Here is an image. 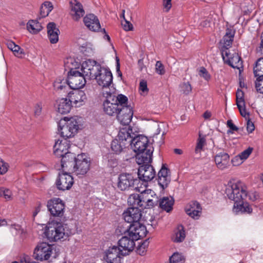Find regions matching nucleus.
Listing matches in <instances>:
<instances>
[{"label": "nucleus", "mask_w": 263, "mask_h": 263, "mask_svg": "<svg viewBox=\"0 0 263 263\" xmlns=\"http://www.w3.org/2000/svg\"><path fill=\"white\" fill-rule=\"evenodd\" d=\"M180 91L184 95L189 94L192 91V86L189 82H183L179 85Z\"/></svg>", "instance_id": "46"}, {"label": "nucleus", "mask_w": 263, "mask_h": 263, "mask_svg": "<svg viewBox=\"0 0 263 263\" xmlns=\"http://www.w3.org/2000/svg\"><path fill=\"white\" fill-rule=\"evenodd\" d=\"M229 159V155L224 152L217 154L215 157L216 164H225L228 163Z\"/></svg>", "instance_id": "38"}, {"label": "nucleus", "mask_w": 263, "mask_h": 263, "mask_svg": "<svg viewBox=\"0 0 263 263\" xmlns=\"http://www.w3.org/2000/svg\"><path fill=\"white\" fill-rule=\"evenodd\" d=\"M124 220L128 223H136L141 218V211L139 208H129L122 214Z\"/></svg>", "instance_id": "19"}, {"label": "nucleus", "mask_w": 263, "mask_h": 263, "mask_svg": "<svg viewBox=\"0 0 263 263\" xmlns=\"http://www.w3.org/2000/svg\"><path fill=\"white\" fill-rule=\"evenodd\" d=\"M102 67L96 61L88 60L84 62L81 66V71L86 79H95Z\"/></svg>", "instance_id": "7"}, {"label": "nucleus", "mask_w": 263, "mask_h": 263, "mask_svg": "<svg viewBox=\"0 0 263 263\" xmlns=\"http://www.w3.org/2000/svg\"><path fill=\"white\" fill-rule=\"evenodd\" d=\"M91 163L90 158L87 154L82 153L76 157V164H87Z\"/></svg>", "instance_id": "41"}, {"label": "nucleus", "mask_w": 263, "mask_h": 263, "mask_svg": "<svg viewBox=\"0 0 263 263\" xmlns=\"http://www.w3.org/2000/svg\"><path fill=\"white\" fill-rule=\"evenodd\" d=\"M253 70L255 77L258 78L263 77V58H260L257 60Z\"/></svg>", "instance_id": "36"}, {"label": "nucleus", "mask_w": 263, "mask_h": 263, "mask_svg": "<svg viewBox=\"0 0 263 263\" xmlns=\"http://www.w3.org/2000/svg\"><path fill=\"white\" fill-rule=\"evenodd\" d=\"M174 204V200L172 197H163L159 202V206L167 212H170Z\"/></svg>", "instance_id": "32"}, {"label": "nucleus", "mask_w": 263, "mask_h": 263, "mask_svg": "<svg viewBox=\"0 0 263 263\" xmlns=\"http://www.w3.org/2000/svg\"><path fill=\"white\" fill-rule=\"evenodd\" d=\"M198 74L200 77L203 78L205 80L208 81L210 78L211 76L207 71V70L203 67L200 68L198 71Z\"/></svg>", "instance_id": "51"}, {"label": "nucleus", "mask_w": 263, "mask_h": 263, "mask_svg": "<svg viewBox=\"0 0 263 263\" xmlns=\"http://www.w3.org/2000/svg\"><path fill=\"white\" fill-rule=\"evenodd\" d=\"M171 171L166 165H162L158 173V182L159 185L163 189L167 186L171 182Z\"/></svg>", "instance_id": "21"}, {"label": "nucleus", "mask_w": 263, "mask_h": 263, "mask_svg": "<svg viewBox=\"0 0 263 263\" xmlns=\"http://www.w3.org/2000/svg\"><path fill=\"white\" fill-rule=\"evenodd\" d=\"M61 158V164H64L67 163H74L76 164V156L73 153L68 152Z\"/></svg>", "instance_id": "40"}, {"label": "nucleus", "mask_w": 263, "mask_h": 263, "mask_svg": "<svg viewBox=\"0 0 263 263\" xmlns=\"http://www.w3.org/2000/svg\"><path fill=\"white\" fill-rule=\"evenodd\" d=\"M158 203V200L156 197L155 198H151L148 200L147 202L145 203V205H143V208H152Z\"/></svg>", "instance_id": "54"}, {"label": "nucleus", "mask_w": 263, "mask_h": 263, "mask_svg": "<svg viewBox=\"0 0 263 263\" xmlns=\"http://www.w3.org/2000/svg\"><path fill=\"white\" fill-rule=\"evenodd\" d=\"M153 151L147 149L141 152H137L136 161L137 164H149L152 162Z\"/></svg>", "instance_id": "25"}, {"label": "nucleus", "mask_w": 263, "mask_h": 263, "mask_svg": "<svg viewBox=\"0 0 263 263\" xmlns=\"http://www.w3.org/2000/svg\"><path fill=\"white\" fill-rule=\"evenodd\" d=\"M107 158H109L108 160V163L111 164L112 163H117V161L116 158H114V156L112 154H109L107 156Z\"/></svg>", "instance_id": "64"}, {"label": "nucleus", "mask_w": 263, "mask_h": 263, "mask_svg": "<svg viewBox=\"0 0 263 263\" xmlns=\"http://www.w3.org/2000/svg\"><path fill=\"white\" fill-rule=\"evenodd\" d=\"M42 105L41 103H38L34 106V114L36 116H39L42 112Z\"/></svg>", "instance_id": "57"}, {"label": "nucleus", "mask_w": 263, "mask_h": 263, "mask_svg": "<svg viewBox=\"0 0 263 263\" xmlns=\"http://www.w3.org/2000/svg\"><path fill=\"white\" fill-rule=\"evenodd\" d=\"M135 241L133 237L128 235V233L123 236L119 241V246L124 252H127V255L128 253L132 251L135 246Z\"/></svg>", "instance_id": "22"}, {"label": "nucleus", "mask_w": 263, "mask_h": 263, "mask_svg": "<svg viewBox=\"0 0 263 263\" xmlns=\"http://www.w3.org/2000/svg\"><path fill=\"white\" fill-rule=\"evenodd\" d=\"M126 255L127 252L118 247H110L103 253V263H121V257Z\"/></svg>", "instance_id": "8"}, {"label": "nucleus", "mask_w": 263, "mask_h": 263, "mask_svg": "<svg viewBox=\"0 0 263 263\" xmlns=\"http://www.w3.org/2000/svg\"><path fill=\"white\" fill-rule=\"evenodd\" d=\"M79 129L78 119L76 117H65L59 123L58 131L65 139L70 138L75 136Z\"/></svg>", "instance_id": "3"}, {"label": "nucleus", "mask_w": 263, "mask_h": 263, "mask_svg": "<svg viewBox=\"0 0 263 263\" xmlns=\"http://www.w3.org/2000/svg\"><path fill=\"white\" fill-rule=\"evenodd\" d=\"M69 148V142L66 139L63 140H58L53 146V152L57 157L61 158L68 152Z\"/></svg>", "instance_id": "23"}, {"label": "nucleus", "mask_w": 263, "mask_h": 263, "mask_svg": "<svg viewBox=\"0 0 263 263\" xmlns=\"http://www.w3.org/2000/svg\"><path fill=\"white\" fill-rule=\"evenodd\" d=\"M57 256L56 250L46 242L39 243L35 248L33 254L35 259L40 261L48 260L50 257L55 258Z\"/></svg>", "instance_id": "5"}, {"label": "nucleus", "mask_w": 263, "mask_h": 263, "mask_svg": "<svg viewBox=\"0 0 263 263\" xmlns=\"http://www.w3.org/2000/svg\"><path fill=\"white\" fill-rule=\"evenodd\" d=\"M55 106L59 113L65 114L70 111L72 105L68 99L61 98L56 101Z\"/></svg>", "instance_id": "27"}, {"label": "nucleus", "mask_w": 263, "mask_h": 263, "mask_svg": "<svg viewBox=\"0 0 263 263\" xmlns=\"http://www.w3.org/2000/svg\"><path fill=\"white\" fill-rule=\"evenodd\" d=\"M243 92L239 89H238L236 92V104L239 105L241 107V105L243 104H245V100L243 99Z\"/></svg>", "instance_id": "48"}, {"label": "nucleus", "mask_w": 263, "mask_h": 263, "mask_svg": "<svg viewBox=\"0 0 263 263\" xmlns=\"http://www.w3.org/2000/svg\"><path fill=\"white\" fill-rule=\"evenodd\" d=\"M235 32L231 29H227L226 34L223 37L221 43L223 47L228 49L232 45L233 41Z\"/></svg>", "instance_id": "29"}, {"label": "nucleus", "mask_w": 263, "mask_h": 263, "mask_svg": "<svg viewBox=\"0 0 263 263\" xmlns=\"http://www.w3.org/2000/svg\"><path fill=\"white\" fill-rule=\"evenodd\" d=\"M47 34L50 42L55 44L59 41V29L57 27L54 23H49L47 26Z\"/></svg>", "instance_id": "26"}, {"label": "nucleus", "mask_w": 263, "mask_h": 263, "mask_svg": "<svg viewBox=\"0 0 263 263\" xmlns=\"http://www.w3.org/2000/svg\"><path fill=\"white\" fill-rule=\"evenodd\" d=\"M155 71L159 75H163L165 73L164 66L161 61H158L156 62Z\"/></svg>", "instance_id": "49"}, {"label": "nucleus", "mask_w": 263, "mask_h": 263, "mask_svg": "<svg viewBox=\"0 0 263 263\" xmlns=\"http://www.w3.org/2000/svg\"><path fill=\"white\" fill-rule=\"evenodd\" d=\"M139 180L144 182L152 180L156 176V172L153 165H140L138 168Z\"/></svg>", "instance_id": "18"}, {"label": "nucleus", "mask_w": 263, "mask_h": 263, "mask_svg": "<svg viewBox=\"0 0 263 263\" xmlns=\"http://www.w3.org/2000/svg\"><path fill=\"white\" fill-rule=\"evenodd\" d=\"M12 51L13 52L15 56L20 58H22V55L25 54L24 50L16 44L14 46Z\"/></svg>", "instance_id": "52"}, {"label": "nucleus", "mask_w": 263, "mask_h": 263, "mask_svg": "<svg viewBox=\"0 0 263 263\" xmlns=\"http://www.w3.org/2000/svg\"><path fill=\"white\" fill-rule=\"evenodd\" d=\"M103 96L105 98V99L109 100L110 98L111 99L117 98L114 88H110L109 86H107L106 87H103Z\"/></svg>", "instance_id": "42"}, {"label": "nucleus", "mask_w": 263, "mask_h": 263, "mask_svg": "<svg viewBox=\"0 0 263 263\" xmlns=\"http://www.w3.org/2000/svg\"><path fill=\"white\" fill-rule=\"evenodd\" d=\"M149 242L147 240H145L141 245L139 246L138 251H141L142 249H144L146 250V248L148 246Z\"/></svg>", "instance_id": "63"}, {"label": "nucleus", "mask_w": 263, "mask_h": 263, "mask_svg": "<svg viewBox=\"0 0 263 263\" xmlns=\"http://www.w3.org/2000/svg\"><path fill=\"white\" fill-rule=\"evenodd\" d=\"M238 108L239 109L240 115L245 118H247L249 116V113L247 112L245 108V103L242 104L241 107L239 105H237Z\"/></svg>", "instance_id": "55"}, {"label": "nucleus", "mask_w": 263, "mask_h": 263, "mask_svg": "<svg viewBox=\"0 0 263 263\" xmlns=\"http://www.w3.org/2000/svg\"><path fill=\"white\" fill-rule=\"evenodd\" d=\"M227 125L228 127L233 131H237L238 129V128L233 123L232 120H231L227 121Z\"/></svg>", "instance_id": "61"}, {"label": "nucleus", "mask_w": 263, "mask_h": 263, "mask_svg": "<svg viewBox=\"0 0 263 263\" xmlns=\"http://www.w3.org/2000/svg\"><path fill=\"white\" fill-rule=\"evenodd\" d=\"M154 192L151 190H145L142 191L139 194L141 201L142 202V206L145 205V203L147 202L148 200L151 198H155V197L153 196V194Z\"/></svg>", "instance_id": "39"}, {"label": "nucleus", "mask_w": 263, "mask_h": 263, "mask_svg": "<svg viewBox=\"0 0 263 263\" xmlns=\"http://www.w3.org/2000/svg\"><path fill=\"white\" fill-rule=\"evenodd\" d=\"M126 147V143H122L118 140H113L111 144V147L116 153H120Z\"/></svg>", "instance_id": "43"}, {"label": "nucleus", "mask_w": 263, "mask_h": 263, "mask_svg": "<svg viewBox=\"0 0 263 263\" xmlns=\"http://www.w3.org/2000/svg\"><path fill=\"white\" fill-rule=\"evenodd\" d=\"M225 193L228 198L234 202L233 212L252 213V209L248 202H245L247 198V190L243 182L240 181H229Z\"/></svg>", "instance_id": "2"}, {"label": "nucleus", "mask_w": 263, "mask_h": 263, "mask_svg": "<svg viewBox=\"0 0 263 263\" xmlns=\"http://www.w3.org/2000/svg\"><path fill=\"white\" fill-rule=\"evenodd\" d=\"M185 237V233L183 227L181 225L177 227L175 236L173 238V241L176 242H182Z\"/></svg>", "instance_id": "35"}, {"label": "nucleus", "mask_w": 263, "mask_h": 263, "mask_svg": "<svg viewBox=\"0 0 263 263\" xmlns=\"http://www.w3.org/2000/svg\"><path fill=\"white\" fill-rule=\"evenodd\" d=\"M132 129L129 128L127 130L123 129L120 130L118 134L119 140L122 143H126V145L127 144L129 145L133 138V135H134L133 134V135H132Z\"/></svg>", "instance_id": "28"}, {"label": "nucleus", "mask_w": 263, "mask_h": 263, "mask_svg": "<svg viewBox=\"0 0 263 263\" xmlns=\"http://www.w3.org/2000/svg\"><path fill=\"white\" fill-rule=\"evenodd\" d=\"M47 206L52 216L61 217L63 215L65 205L61 199L57 198L49 200L47 202Z\"/></svg>", "instance_id": "11"}, {"label": "nucleus", "mask_w": 263, "mask_h": 263, "mask_svg": "<svg viewBox=\"0 0 263 263\" xmlns=\"http://www.w3.org/2000/svg\"><path fill=\"white\" fill-rule=\"evenodd\" d=\"M83 22L87 28L91 31L99 32L102 28L100 21L93 14H88L84 16Z\"/></svg>", "instance_id": "20"}, {"label": "nucleus", "mask_w": 263, "mask_h": 263, "mask_svg": "<svg viewBox=\"0 0 263 263\" xmlns=\"http://www.w3.org/2000/svg\"><path fill=\"white\" fill-rule=\"evenodd\" d=\"M53 9L51 3L45 2L42 5L40 8V17L43 18L48 15Z\"/></svg>", "instance_id": "33"}, {"label": "nucleus", "mask_w": 263, "mask_h": 263, "mask_svg": "<svg viewBox=\"0 0 263 263\" xmlns=\"http://www.w3.org/2000/svg\"><path fill=\"white\" fill-rule=\"evenodd\" d=\"M171 1L172 0H163V6L167 11L172 7Z\"/></svg>", "instance_id": "62"}, {"label": "nucleus", "mask_w": 263, "mask_h": 263, "mask_svg": "<svg viewBox=\"0 0 263 263\" xmlns=\"http://www.w3.org/2000/svg\"><path fill=\"white\" fill-rule=\"evenodd\" d=\"M146 232L145 226L139 221L132 223L130 225L128 231V235L133 237L134 239L137 240L145 236Z\"/></svg>", "instance_id": "16"}, {"label": "nucleus", "mask_w": 263, "mask_h": 263, "mask_svg": "<svg viewBox=\"0 0 263 263\" xmlns=\"http://www.w3.org/2000/svg\"><path fill=\"white\" fill-rule=\"evenodd\" d=\"M160 129L159 127L157 128V132L153 135L152 137V141L153 143H156L158 145H160L161 144L163 143V136L164 135V133L163 132L162 134L161 135L160 140L159 141H157V137L160 134Z\"/></svg>", "instance_id": "50"}, {"label": "nucleus", "mask_w": 263, "mask_h": 263, "mask_svg": "<svg viewBox=\"0 0 263 263\" xmlns=\"http://www.w3.org/2000/svg\"><path fill=\"white\" fill-rule=\"evenodd\" d=\"M67 81L70 88L72 89H79L85 85L86 79L81 72L71 69L68 72Z\"/></svg>", "instance_id": "9"}, {"label": "nucleus", "mask_w": 263, "mask_h": 263, "mask_svg": "<svg viewBox=\"0 0 263 263\" xmlns=\"http://www.w3.org/2000/svg\"><path fill=\"white\" fill-rule=\"evenodd\" d=\"M72 166L71 173H74L77 176H83L89 170V165H70Z\"/></svg>", "instance_id": "34"}, {"label": "nucleus", "mask_w": 263, "mask_h": 263, "mask_svg": "<svg viewBox=\"0 0 263 263\" xmlns=\"http://www.w3.org/2000/svg\"><path fill=\"white\" fill-rule=\"evenodd\" d=\"M253 148L251 147H249L247 149L243 151L242 153L240 154V155L237 156L236 158H239L241 160H246L248 158L250 155L251 154L252 152Z\"/></svg>", "instance_id": "53"}, {"label": "nucleus", "mask_w": 263, "mask_h": 263, "mask_svg": "<svg viewBox=\"0 0 263 263\" xmlns=\"http://www.w3.org/2000/svg\"><path fill=\"white\" fill-rule=\"evenodd\" d=\"M95 80L98 85L102 87L110 86L112 82V73L109 68L102 67Z\"/></svg>", "instance_id": "13"}, {"label": "nucleus", "mask_w": 263, "mask_h": 263, "mask_svg": "<svg viewBox=\"0 0 263 263\" xmlns=\"http://www.w3.org/2000/svg\"><path fill=\"white\" fill-rule=\"evenodd\" d=\"M0 196L4 197L7 200H9L12 199V193L9 189L1 187L0 188Z\"/></svg>", "instance_id": "47"}, {"label": "nucleus", "mask_w": 263, "mask_h": 263, "mask_svg": "<svg viewBox=\"0 0 263 263\" xmlns=\"http://www.w3.org/2000/svg\"><path fill=\"white\" fill-rule=\"evenodd\" d=\"M148 142L147 137L140 135L133 137L129 145L135 152H141L147 150Z\"/></svg>", "instance_id": "15"}, {"label": "nucleus", "mask_w": 263, "mask_h": 263, "mask_svg": "<svg viewBox=\"0 0 263 263\" xmlns=\"http://www.w3.org/2000/svg\"><path fill=\"white\" fill-rule=\"evenodd\" d=\"M128 203L129 205L133 206V208H143L142 202L141 200L139 194H132L128 198Z\"/></svg>", "instance_id": "30"}, {"label": "nucleus", "mask_w": 263, "mask_h": 263, "mask_svg": "<svg viewBox=\"0 0 263 263\" xmlns=\"http://www.w3.org/2000/svg\"><path fill=\"white\" fill-rule=\"evenodd\" d=\"M139 89L143 92L148 91L146 81L142 80L140 82Z\"/></svg>", "instance_id": "60"}, {"label": "nucleus", "mask_w": 263, "mask_h": 263, "mask_svg": "<svg viewBox=\"0 0 263 263\" xmlns=\"http://www.w3.org/2000/svg\"><path fill=\"white\" fill-rule=\"evenodd\" d=\"M205 145V139L204 137H202L200 134H199V138L197 140V142L196 144V146L195 148V153L198 154L200 153L201 151L203 150V148L204 146Z\"/></svg>", "instance_id": "44"}, {"label": "nucleus", "mask_w": 263, "mask_h": 263, "mask_svg": "<svg viewBox=\"0 0 263 263\" xmlns=\"http://www.w3.org/2000/svg\"><path fill=\"white\" fill-rule=\"evenodd\" d=\"M68 99L71 105L76 107H80L83 105L87 101V97L85 92L79 89H74V91L68 93Z\"/></svg>", "instance_id": "17"}, {"label": "nucleus", "mask_w": 263, "mask_h": 263, "mask_svg": "<svg viewBox=\"0 0 263 263\" xmlns=\"http://www.w3.org/2000/svg\"><path fill=\"white\" fill-rule=\"evenodd\" d=\"M255 129L254 123L250 120H248L247 123V130L249 133H252Z\"/></svg>", "instance_id": "59"}, {"label": "nucleus", "mask_w": 263, "mask_h": 263, "mask_svg": "<svg viewBox=\"0 0 263 263\" xmlns=\"http://www.w3.org/2000/svg\"><path fill=\"white\" fill-rule=\"evenodd\" d=\"M201 210L200 204L196 201L190 202L185 208L186 214L194 219H198L199 218Z\"/></svg>", "instance_id": "24"}, {"label": "nucleus", "mask_w": 263, "mask_h": 263, "mask_svg": "<svg viewBox=\"0 0 263 263\" xmlns=\"http://www.w3.org/2000/svg\"><path fill=\"white\" fill-rule=\"evenodd\" d=\"M222 56L224 61L234 68L240 69L242 67V62L240 57L235 52L230 53L227 50L223 51Z\"/></svg>", "instance_id": "12"}, {"label": "nucleus", "mask_w": 263, "mask_h": 263, "mask_svg": "<svg viewBox=\"0 0 263 263\" xmlns=\"http://www.w3.org/2000/svg\"><path fill=\"white\" fill-rule=\"evenodd\" d=\"M124 20L125 21V23L124 24L122 23V25H123L124 29L125 31L132 30L133 29V25L129 21H127L126 19H125Z\"/></svg>", "instance_id": "58"}, {"label": "nucleus", "mask_w": 263, "mask_h": 263, "mask_svg": "<svg viewBox=\"0 0 263 263\" xmlns=\"http://www.w3.org/2000/svg\"><path fill=\"white\" fill-rule=\"evenodd\" d=\"M184 257L178 253H174L170 258V263H184Z\"/></svg>", "instance_id": "45"}, {"label": "nucleus", "mask_w": 263, "mask_h": 263, "mask_svg": "<svg viewBox=\"0 0 263 263\" xmlns=\"http://www.w3.org/2000/svg\"><path fill=\"white\" fill-rule=\"evenodd\" d=\"M53 87L54 89L57 91L63 90L64 92L67 90L68 87H69L68 82L66 80H57L53 83Z\"/></svg>", "instance_id": "37"}, {"label": "nucleus", "mask_w": 263, "mask_h": 263, "mask_svg": "<svg viewBox=\"0 0 263 263\" xmlns=\"http://www.w3.org/2000/svg\"><path fill=\"white\" fill-rule=\"evenodd\" d=\"M27 28L31 33L36 34L42 30L43 27L36 20H30L27 24Z\"/></svg>", "instance_id": "31"}, {"label": "nucleus", "mask_w": 263, "mask_h": 263, "mask_svg": "<svg viewBox=\"0 0 263 263\" xmlns=\"http://www.w3.org/2000/svg\"><path fill=\"white\" fill-rule=\"evenodd\" d=\"M128 98L122 94H119L117 98L105 99L103 103V111L109 116H116L123 125L128 124L133 118V108L127 105Z\"/></svg>", "instance_id": "1"}, {"label": "nucleus", "mask_w": 263, "mask_h": 263, "mask_svg": "<svg viewBox=\"0 0 263 263\" xmlns=\"http://www.w3.org/2000/svg\"><path fill=\"white\" fill-rule=\"evenodd\" d=\"M252 201H254L259 198V195L257 193L254 192H247V198Z\"/></svg>", "instance_id": "56"}, {"label": "nucleus", "mask_w": 263, "mask_h": 263, "mask_svg": "<svg viewBox=\"0 0 263 263\" xmlns=\"http://www.w3.org/2000/svg\"><path fill=\"white\" fill-rule=\"evenodd\" d=\"M65 226L60 223L49 225L47 227L45 235L47 239L50 241H56L62 239H66L69 235L68 230H65Z\"/></svg>", "instance_id": "4"}, {"label": "nucleus", "mask_w": 263, "mask_h": 263, "mask_svg": "<svg viewBox=\"0 0 263 263\" xmlns=\"http://www.w3.org/2000/svg\"><path fill=\"white\" fill-rule=\"evenodd\" d=\"M62 170L59 173L58 179L56 181L57 188L59 190L65 191L69 190L73 184V178L70 175L71 172L66 171L68 165H61Z\"/></svg>", "instance_id": "6"}, {"label": "nucleus", "mask_w": 263, "mask_h": 263, "mask_svg": "<svg viewBox=\"0 0 263 263\" xmlns=\"http://www.w3.org/2000/svg\"><path fill=\"white\" fill-rule=\"evenodd\" d=\"M70 15L74 21H79L85 14V10L81 3L77 0L69 2Z\"/></svg>", "instance_id": "14"}, {"label": "nucleus", "mask_w": 263, "mask_h": 263, "mask_svg": "<svg viewBox=\"0 0 263 263\" xmlns=\"http://www.w3.org/2000/svg\"><path fill=\"white\" fill-rule=\"evenodd\" d=\"M139 182L130 174L122 173L119 176L118 187L121 191L128 190Z\"/></svg>", "instance_id": "10"}]
</instances>
